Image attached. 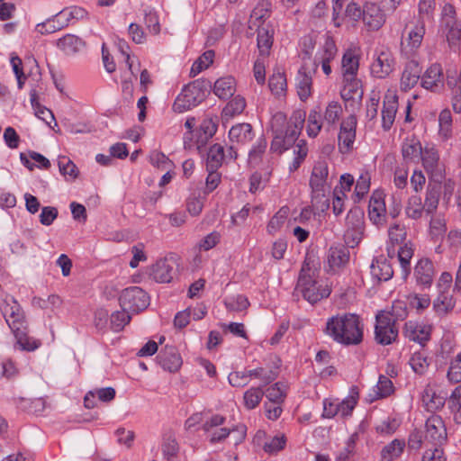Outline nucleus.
I'll return each mask as SVG.
<instances>
[{"instance_id":"nucleus-28","label":"nucleus","mask_w":461,"mask_h":461,"mask_svg":"<svg viewBox=\"0 0 461 461\" xmlns=\"http://www.w3.org/2000/svg\"><path fill=\"white\" fill-rule=\"evenodd\" d=\"M343 78L357 77L359 68V55L357 50L348 49L345 51L341 61Z\"/></svg>"},{"instance_id":"nucleus-40","label":"nucleus","mask_w":461,"mask_h":461,"mask_svg":"<svg viewBox=\"0 0 461 461\" xmlns=\"http://www.w3.org/2000/svg\"><path fill=\"white\" fill-rule=\"evenodd\" d=\"M225 158L224 149L221 144L212 145L207 154L206 167L217 170Z\"/></svg>"},{"instance_id":"nucleus-23","label":"nucleus","mask_w":461,"mask_h":461,"mask_svg":"<svg viewBox=\"0 0 461 461\" xmlns=\"http://www.w3.org/2000/svg\"><path fill=\"white\" fill-rule=\"evenodd\" d=\"M363 21L370 30H378L384 24L385 17L377 5L367 3L363 9Z\"/></svg>"},{"instance_id":"nucleus-15","label":"nucleus","mask_w":461,"mask_h":461,"mask_svg":"<svg viewBox=\"0 0 461 461\" xmlns=\"http://www.w3.org/2000/svg\"><path fill=\"white\" fill-rule=\"evenodd\" d=\"M420 158L426 171L430 174L435 180L439 181L442 178V172L437 149L434 147L425 146Z\"/></svg>"},{"instance_id":"nucleus-44","label":"nucleus","mask_w":461,"mask_h":461,"mask_svg":"<svg viewBox=\"0 0 461 461\" xmlns=\"http://www.w3.org/2000/svg\"><path fill=\"white\" fill-rule=\"evenodd\" d=\"M439 194L440 191L438 186L429 185L426 192L425 202L422 205L423 210L427 212V214H432L434 212H436L438 205Z\"/></svg>"},{"instance_id":"nucleus-17","label":"nucleus","mask_w":461,"mask_h":461,"mask_svg":"<svg viewBox=\"0 0 461 461\" xmlns=\"http://www.w3.org/2000/svg\"><path fill=\"white\" fill-rule=\"evenodd\" d=\"M225 418L215 414L204 421L203 429L208 433L210 442L216 443L226 438L230 434V429L219 428L224 423Z\"/></svg>"},{"instance_id":"nucleus-30","label":"nucleus","mask_w":461,"mask_h":461,"mask_svg":"<svg viewBox=\"0 0 461 461\" xmlns=\"http://www.w3.org/2000/svg\"><path fill=\"white\" fill-rule=\"evenodd\" d=\"M312 72L311 70L307 71L305 66H303L298 71L296 88L298 96L302 101L307 100L312 95Z\"/></svg>"},{"instance_id":"nucleus-38","label":"nucleus","mask_w":461,"mask_h":461,"mask_svg":"<svg viewBox=\"0 0 461 461\" xmlns=\"http://www.w3.org/2000/svg\"><path fill=\"white\" fill-rule=\"evenodd\" d=\"M245 107V99L240 95H237L225 105L222 110L221 116L224 120H229L236 115L242 113Z\"/></svg>"},{"instance_id":"nucleus-51","label":"nucleus","mask_w":461,"mask_h":461,"mask_svg":"<svg viewBox=\"0 0 461 461\" xmlns=\"http://www.w3.org/2000/svg\"><path fill=\"white\" fill-rule=\"evenodd\" d=\"M409 363L412 370L419 375H423L427 371L429 365L427 356L424 352H415L411 356Z\"/></svg>"},{"instance_id":"nucleus-41","label":"nucleus","mask_w":461,"mask_h":461,"mask_svg":"<svg viewBox=\"0 0 461 461\" xmlns=\"http://www.w3.org/2000/svg\"><path fill=\"white\" fill-rule=\"evenodd\" d=\"M344 86L341 90V97L345 100L354 99L356 96L362 97L363 92L359 89L360 81L357 77L353 78H343Z\"/></svg>"},{"instance_id":"nucleus-32","label":"nucleus","mask_w":461,"mask_h":461,"mask_svg":"<svg viewBox=\"0 0 461 461\" xmlns=\"http://www.w3.org/2000/svg\"><path fill=\"white\" fill-rule=\"evenodd\" d=\"M231 143L246 144L253 139L252 126L249 123H240L232 126L229 131Z\"/></svg>"},{"instance_id":"nucleus-26","label":"nucleus","mask_w":461,"mask_h":461,"mask_svg":"<svg viewBox=\"0 0 461 461\" xmlns=\"http://www.w3.org/2000/svg\"><path fill=\"white\" fill-rule=\"evenodd\" d=\"M422 149L423 148L421 143L416 136L411 135L407 137L402 145V154L403 159L408 163L418 161L420 159Z\"/></svg>"},{"instance_id":"nucleus-6","label":"nucleus","mask_w":461,"mask_h":461,"mask_svg":"<svg viewBox=\"0 0 461 461\" xmlns=\"http://www.w3.org/2000/svg\"><path fill=\"white\" fill-rule=\"evenodd\" d=\"M121 307L124 311L139 313L149 304V297L146 292L138 286L124 289L119 298Z\"/></svg>"},{"instance_id":"nucleus-12","label":"nucleus","mask_w":461,"mask_h":461,"mask_svg":"<svg viewBox=\"0 0 461 461\" xmlns=\"http://www.w3.org/2000/svg\"><path fill=\"white\" fill-rule=\"evenodd\" d=\"M456 11L452 5L446 4L442 10V23L447 29V40L455 44L461 39V22L456 20Z\"/></svg>"},{"instance_id":"nucleus-55","label":"nucleus","mask_w":461,"mask_h":461,"mask_svg":"<svg viewBox=\"0 0 461 461\" xmlns=\"http://www.w3.org/2000/svg\"><path fill=\"white\" fill-rule=\"evenodd\" d=\"M409 305L418 312H423L430 304V298L427 294H413L407 297Z\"/></svg>"},{"instance_id":"nucleus-1","label":"nucleus","mask_w":461,"mask_h":461,"mask_svg":"<svg viewBox=\"0 0 461 461\" xmlns=\"http://www.w3.org/2000/svg\"><path fill=\"white\" fill-rule=\"evenodd\" d=\"M0 311L21 349L32 351L40 347L41 342L39 340L28 336V326L24 312L13 296L7 295L3 299L0 303Z\"/></svg>"},{"instance_id":"nucleus-3","label":"nucleus","mask_w":461,"mask_h":461,"mask_svg":"<svg viewBox=\"0 0 461 461\" xmlns=\"http://www.w3.org/2000/svg\"><path fill=\"white\" fill-rule=\"evenodd\" d=\"M313 276L314 271L310 268L309 263L305 260L300 272L296 291L312 304L328 297L331 292L328 285L320 284Z\"/></svg>"},{"instance_id":"nucleus-49","label":"nucleus","mask_w":461,"mask_h":461,"mask_svg":"<svg viewBox=\"0 0 461 461\" xmlns=\"http://www.w3.org/2000/svg\"><path fill=\"white\" fill-rule=\"evenodd\" d=\"M288 215V208L282 207L269 221L267 224V231L270 234H275L285 224Z\"/></svg>"},{"instance_id":"nucleus-54","label":"nucleus","mask_w":461,"mask_h":461,"mask_svg":"<svg viewBox=\"0 0 461 461\" xmlns=\"http://www.w3.org/2000/svg\"><path fill=\"white\" fill-rule=\"evenodd\" d=\"M342 113L341 105L338 102L328 104L324 112V121L328 125H334Z\"/></svg>"},{"instance_id":"nucleus-29","label":"nucleus","mask_w":461,"mask_h":461,"mask_svg":"<svg viewBox=\"0 0 461 461\" xmlns=\"http://www.w3.org/2000/svg\"><path fill=\"white\" fill-rule=\"evenodd\" d=\"M327 260L329 267L332 271L339 269L349 260L348 249L343 246L330 247L328 252Z\"/></svg>"},{"instance_id":"nucleus-39","label":"nucleus","mask_w":461,"mask_h":461,"mask_svg":"<svg viewBox=\"0 0 461 461\" xmlns=\"http://www.w3.org/2000/svg\"><path fill=\"white\" fill-rule=\"evenodd\" d=\"M337 54V47L335 42L331 39H326L321 49L316 53L314 58V68L312 71L317 68V61H329L330 62Z\"/></svg>"},{"instance_id":"nucleus-16","label":"nucleus","mask_w":461,"mask_h":461,"mask_svg":"<svg viewBox=\"0 0 461 461\" xmlns=\"http://www.w3.org/2000/svg\"><path fill=\"white\" fill-rule=\"evenodd\" d=\"M398 110V96L393 91H387L382 109V127L384 131L392 128Z\"/></svg>"},{"instance_id":"nucleus-25","label":"nucleus","mask_w":461,"mask_h":461,"mask_svg":"<svg viewBox=\"0 0 461 461\" xmlns=\"http://www.w3.org/2000/svg\"><path fill=\"white\" fill-rule=\"evenodd\" d=\"M57 48L67 56H75L86 46V42L75 34L68 33L56 42Z\"/></svg>"},{"instance_id":"nucleus-43","label":"nucleus","mask_w":461,"mask_h":461,"mask_svg":"<svg viewBox=\"0 0 461 461\" xmlns=\"http://www.w3.org/2000/svg\"><path fill=\"white\" fill-rule=\"evenodd\" d=\"M447 86L452 87V108L455 113H461V72L457 79L447 76Z\"/></svg>"},{"instance_id":"nucleus-27","label":"nucleus","mask_w":461,"mask_h":461,"mask_svg":"<svg viewBox=\"0 0 461 461\" xmlns=\"http://www.w3.org/2000/svg\"><path fill=\"white\" fill-rule=\"evenodd\" d=\"M421 68L414 60L409 61L402 72L401 78V88L407 91L412 88L420 77Z\"/></svg>"},{"instance_id":"nucleus-62","label":"nucleus","mask_w":461,"mask_h":461,"mask_svg":"<svg viewBox=\"0 0 461 461\" xmlns=\"http://www.w3.org/2000/svg\"><path fill=\"white\" fill-rule=\"evenodd\" d=\"M358 438L357 433H353L346 442V446L339 452L337 459L338 461H352L350 456L354 453L356 442Z\"/></svg>"},{"instance_id":"nucleus-7","label":"nucleus","mask_w":461,"mask_h":461,"mask_svg":"<svg viewBox=\"0 0 461 461\" xmlns=\"http://www.w3.org/2000/svg\"><path fill=\"white\" fill-rule=\"evenodd\" d=\"M347 230L344 240L348 247L354 248L363 238L364 213L358 209L350 210L346 218Z\"/></svg>"},{"instance_id":"nucleus-22","label":"nucleus","mask_w":461,"mask_h":461,"mask_svg":"<svg viewBox=\"0 0 461 461\" xmlns=\"http://www.w3.org/2000/svg\"><path fill=\"white\" fill-rule=\"evenodd\" d=\"M422 87L436 92L443 86V71L439 64L431 65L421 78Z\"/></svg>"},{"instance_id":"nucleus-13","label":"nucleus","mask_w":461,"mask_h":461,"mask_svg":"<svg viewBox=\"0 0 461 461\" xmlns=\"http://www.w3.org/2000/svg\"><path fill=\"white\" fill-rule=\"evenodd\" d=\"M368 217L376 226L384 225L386 222V207L384 195L381 191L373 193L368 204Z\"/></svg>"},{"instance_id":"nucleus-35","label":"nucleus","mask_w":461,"mask_h":461,"mask_svg":"<svg viewBox=\"0 0 461 461\" xmlns=\"http://www.w3.org/2000/svg\"><path fill=\"white\" fill-rule=\"evenodd\" d=\"M403 439L395 438L385 445L381 450V458L383 461H393L402 456L405 448Z\"/></svg>"},{"instance_id":"nucleus-45","label":"nucleus","mask_w":461,"mask_h":461,"mask_svg":"<svg viewBox=\"0 0 461 461\" xmlns=\"http://www.w3.org/2000/svg\"><path fill=\"white\" fill-rule=\"evenodd\" d=\"M264 391L260 386L251 387L243 395L244 405L248 410L255 409L261 402Z\"/></svg>"},{"instance_id":"nucleus-57","label":"nucleus","mask_w":461,"mask_h":461,"mask_svg":"<svg viewBox=\"0 0 461 461\" xmlns=\"http://www.w3.org/2000/svg\"><path fill=\"white\" fill-rule=\"evenodd\" d=\"M129 312L122 309V311H117L111 315V326L113 330L120 331L129 323L131 320Z\"/></svg>"},{"instance_id":"nucleus-53","label":"nucleus","mask_w":461,"mask_h":461,"mask_svg":"<svg viewBox=\"0 0 461 461\" xmlns=\"http://www.w3.org/2000/svg\"><path fill=\"white\" fill-rule=\"evenodd\" d=\"M422 401L426 404L429 410H437L443 407L445 403V398L437 395L432 389H426L422 395Z\"/></svg>"},{"instance_id":"nucleus-48","label":"nucleus","mask_w":461,"mask_h":461,"mask_svg":"<svg viewBox=\"0 0 461 461\" xmlns=\"http://www.w3.org/2000/svg\"><path fill=\"white\" fill-rule=\"evenodd\" d=\"M67 27L66 23H61L59 16H53L50 19H48L46 22L38 23L36 26L37 32L41 34L46 33H53L58 32L63 28Z\"/></svg>"},{"instance_id":"nucleus-50","label":"nucleus","mask_w":461,"mask_h":461,"mask_svg":"<svg viewBox=\"0 0 461 461\" xmlns=\"http://www.w3.org/2000/svg\"><path fill=\"white\" fill-rule=\"evenodd\" d=\"M357 397L358 393L355 388H353L350 392V394L342 402H339V415H340L341 417L349 416L357 402Z\"/></svg>"},{"instance_id":"nucleus-63","label":"nucleus","mask_w":461,"mask_h":461,"mask_svg":"<svg viewBox=\"0 0 461 461\" xmlns=\"http://www.w3.org/2000/svg\"><path fill=\"white\" fill-rule=\"evenodd\" d=\"M247 372L249 379L258 378L263 382L264 385L271 383L276 377V374L274 371H266L263 367H258Z\"/></svg>"},{"instance_id":"nucleus-18","label":"nucleus","mask_w":461,"mask_h":461,"mask_svg":"<svg viewBox=\"0 0 461 461\" xmlns=\"http://www.w3.org/2000/svg\"><path fill=\"white\" fill-rule=\"evenodd\" d=\"M174 275V262L167 258L158 259L149 269L150 277L157 283H169Z\"/></svg>"},{"instance_id":"nucleus-4","label":"nucleus","mask_w":461,"mask_h":461,"mask_svg":"<svg viewBox=\"0 0 461 461\" xmlns=\"http://www.w3.org/2000/svg\"><path fill=\"white\" fill-rule=\"evenodd\" d=\"M435 0H420L419 3L420 20L417 25L408 33L406 47L411 51L416 50L421 44L425 33V20H430L435 9Z\"/></svg>"},{"instance_id":"nucleus-36","label":"nucleus","mask_w":461,"mask_h":461,"mask_svg":"<svg viewBox=\"0 0 461 461\" xmlns=\"http://www.w3.org/2000/svg\"><path fill=\"white\" fill-rule=\"evenodd\" d=\"M236 82L232 77H221L214 83L213 92L221 99H227L235 93Z\"/></svg>"},{"instance_id":"nucleus-8","label":"nucleus","mask_w":461,"mask_h":461,"mask_svg":"<svg viewBox=\"0 0 461 461\" xmlns=\"http://www.w3.org/2000/svg\"><path fill=\"white\" fill-rule=\"evenodd\" d=\"M375 335L376 342L381 345H389L396 339L398 329L390 314L379 313L376 315Z\"/></svg>"},{"instance_id":"nucleus-42","label":"nucleus","mask_w":461,"mask_h":461,"mask_svg":"<svg viewBox=\"0 0 461 461\" xmlns=\"http://www.w3.org/2000/svg\"><path fill=\"white\" fill-rule=\"evenodd\" d=\"M322 127L321 111L318 107L310 111L307 119V134L309 137L315 138Z\"/></svg>"},{"instance_id":"nucleus-47","label":"nucleus","mask_w":461,"mask_h":461,"mask_svg":"<svg viewBox=\"0 0 461 461\" xmlns=\"http://www.w3.org/2000/svg\"><path fill=\"white\" fill-rule=\"evenodd\" d=\"M393 392V382L385 375H381L379 376L377 384L375 385V395L370 399L371 402L389 396Z\"/></svg>"},{"instance_id":"nucleus-61","label":"nucleus","mask_w":461,"mask_h":461,"mask_svg":"<svg viewBox=\"0 0 461 461\" xmlns=\"http://www.w3.org/2000/svg\"><path fill=\"white\" fill-rule=\"evenodd\" d=\"M269 88L271 92L276 95H280L285 90L286 79L284 74L277 73L274 74L269 78Z\"/></svg>"},{"instance_id":"nucleus-52","label":"nucleus","mask_w":461,"mask_h":461,"mask_svg":"<svg viewBox=\"0 0 461 461\" xmlns=\"http://www.w3.org/2000/svg\"><path fill=\"white\" fill-rule=\"evenodd\" d=\"M249 305V300L246 296L241 294L230 296L225 300V306L230 312H242L246 310Z\"/></svg>"},{"instance_id":"nucleus-33","label":"nucleus","mask_w":461,"mask_h":461,"mask_svg":"<svg viewBox=\"0 0 461 461\" xmlns=\"http://www.w3.org/2000/svg\"><path fill=\"white\" fill-rule=\"evenodd\" d=\"M455 306L451 291L440 290L438 297L433 302V309L438 315H444Z\"/></svg>"},{"instance_id":"nucleus-21","label":"nucleus","mask_w":461,"mask_h":461,"mask_svg":"<svg viewBox=\"0 0 461 461\" xmlns=\"http://www.w3.org/2000/svg\"><path fill=\"white\" fill-rule=\"evenodd\" d=\"M158 363L163 369L176 372L182 366V358L174 347L166 346L158 356Z\"/></svg>"},{"instance_id":"nucleus-64","label":"nucleus","mask_w":461,"mask_h":461,"mask_svg":"<svg viewBox=\"0 0 461 461\" xmlns=\"http://www.w3.org/2000/svg\"><path fill=\"white\" fill-rule=\"evenodd\" d=\"M426 447L427 449L423 454L422 461H446V456L441 446L429 445V447Z\"/></svg>"},{"instance_id":"nucleus-5","label":"nucleus","mask_w":461,"mask_h":461,"mask_svg":"<svg viewBox=\"0 0 461 461\" xmlns=\"http://www.w3.org/2000/svg\"><path fill=\"white\" fill-rule=\"evenodd\" d=\"M204 98V92L199 82H193L185 86L182 92L176 98L173 110L176 113H183L196 106Z\"/></svg>"},{"instance_id":"nucleus-19","label":"nucleus","mask_w":461,"mask_h":461,"mask_svg":"<svg viewBox=\"0 0 461 461\" xmlns=\"http://www.w3.org/2000/svg\"><path fill=\"white\" fill-rule=\"evenodd\" d=\"M403 333L409 340L424 346L430 338L431 326L410 321L405 323Z\"/></svg>"},{"instance_id":"nucleus-31","label":"nucleus","mask_w":461,"mask_h":461,"mask_svg":"<svg viewBox=\"0 0 461 461\" xmlns=\"http://www.w3.org/2000/svg\"><path fill=\"white\" fill-rule=\"evenodd\" d=\"M217 131L216 121L212 118H205L200 124L195 133L197 149L203 147Z\"/></svg>"},{"instance_id":"nucleus-2","label":"nucleus","mask_w":461,"mask_h":461,"mask_svg":"<svg viewBox=\"0 0 461 461\" xmlns=\"http://www.w3.org/2000/svg\"><path fill=\"white\" fill-rule=\"evenodd\" d=\"M326 333L344 345H357L363 339V325L357 314L345 313L330 318Z\"/></svg>"},{"instance_id":"nucleus-60","label":"nucleus","mask_w":461,"mask_h":461,"mask_svg":"<svg viewBox=\"0 0 461 461\" xmlns=\"http://www.w3.org/2000/svg\"><path fill=\"white\" fill-rule=\"evenodd\" d=\"M447 377L450 383L461 382V352L450 362Z\"/></svg>"},{"instance_id":"nucleus-59","label":"nucleus","mask_w":461,"mask_h":461,"mask_svg":"<svg viewBox=\"0 0 461 461\" xmlns=\"http://www.w3.org/2000/svg\"><path fill=\"white\" fill-rule=\"evenodd\" d=\"M332 177V176H329V167L327 162L324 160H319L313 166L310 180L319 179L330 181Z\"/></svg>"},{"instance_id":"nucleus-11","label":"nucleus","mask_w":461,"mask_h":461,"mask_svg":"<svg viewBox=\"0 0 461 461\" xmlns=\"http://www.w3.org/2000/svg\"><path fill=\"white\" fill-rule=\"evenodd\" d=\"M330 184L328 180H310L312 207L321 212L330 207Z\"/></svg>"},{"instance_id":"nucleus-46","label":"nucleus","mask_w":461,"mask_h":461,"mask_svg":"<svg viewBox=\"0 0 461 461\" xmlns=\"http://www.w3.org/2000/svg\"><path fill=\"white\" fill-rule=\"evenodd\" d=\"M423 211L421 198L420 196L412 195L408 199L405 207V214L408 218L418 220L422 216Z\"/></svg>"},{"instance_id":"nucleus-10","label":"nucleus","mask_w":461,"mask_h":461,"mask_svg":"<svg viewBox=\"0 0 461 461\" xmlns=\"http://www.w3.org/2000/svg\"><path fill=\"white\" fill-rule=\"evenodd\" d=\"M357 117L353 114L343 119L338 135V146L341 153L347 154L352 149L356 139Z\"/></svg>"},{"instance_id":"nucleus-24","label":"nucleus","mask_w":461,"mask_h":461,"mask_svg":"<svg viewBox=\"0 0 461 461\" xmlns=\"http://www.w3.org/2000/svg\"><path fill=\"white\" fill-rule=\"evenodd\" d=\"M414 276L419 285L429 287L435 276L433 263L428 258H421L415 266Z\"/></svg>"},{"instance_id":"nucleus-9","label":"nucleus","mask_w":461,"mask_h":461,"mask_svg":"<svg viewBox=\"0 0 461 461\" xmlns=\"http://www.w3.org/2000/svg\"><path fill=\"white\" fill-rule=\"evenodd\" d=\"M424 446H442L447 441V429L440 416L431 415L426 420Z\"/></svg>"},{"instance_id":"nucleus-56","label":"nucleus","mask_w":461,"mask_h":461,"mask_svg":"<svg viewBox=\"0 0 461 461\" xmlns=\"http://www.w3.org/2000/svg\"><path fill=\"white\" fill-rule=\"evenodd\" d=\"M286 387L281 383H276L267 390V398L272 403H278L284 401L285 397Z\"/></svg>"},{"instance_id":"nucleus-34","label":"nucleus","mask_w":461,"mask_h":461,"mask_svg":"<svg viewBox=\"0 0 461 461\" xmlns=\"http://www.w3.org/2000/svg\"><path fill=\"white\" fill-rule=\"evenodd\" d=\"M370 272L372 276L378 281H387L391 279L393 275L391 264L384 258L373 261L370 267Z\"/></svg>"},{"instance_id":"nucleus-14","label":"nucleus","mask_w":461,"mask_h":461,"mask_svg":"<svg viewBox=\"0 0 461 461\" xmlns=\"http://www.w3.org/2000/svg\"><path fill=\"white\" fill-rule=\"evenodd\" d=\"M394 59L388 50H382L371 64V73L377 78H384L393 70Z\"/></svg>"},{"instance_id":"nucleus-37","label":"nucleus","mask_w":461,"mask_h":461,"mask_svg":"<svg viewBox=\"0 0 461 461\" xmlns=\"http://www.w3.org/2000/svg\"><path fill=\"white\" fill-rule=\"evenodd\" d=\"M398 260L402 268V278H407L411 272V259L413 256V249L411 244L404 243L403 246L400 247L397 252Z\"/></svg>"},{"instance_id":"nucleus-20","label":"nucleus","mask_w":461,"mask_h":461,"mask_svg":"<svg viewBox=\"0 0 461 461\" xmlns=\"http://www.w3.org/2000/svg\"><path fill=\"white\" fill-rule=\"evenodd\" d=\"M274 28L269 23H261L258 25V49L259 56L268 57L274 41Z\"/></svg>"},{"instance_id":"nucleus-58","label":"nucleus","mask_w":461,"mask_h":461,"mask_svg":"<svg viewBox=\"0 0 461 461\" xmlns=\"http://www.w3.org/2000/svg\"><path fill=\"white\" fill-rule=\"evenodd\" d=\"M59 172L64 176H70L75 179L77 176V168L76 165L67 157H59L58 160Z\"/></svg>"}]
</instances>
